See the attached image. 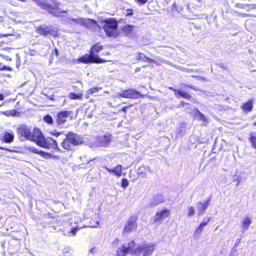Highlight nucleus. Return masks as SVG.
Returning a JSON list of instances; mask_svg holds the SVG:
<instances>
[{
    "label": "nucleus",
    "mask_w": 256,
    "mask_h": 256,
    "mask_svg": "<svg viewBox=\"0 0 256 256\" xmlns=\"http://www.w3.org/2000/svg\"><path fill=\"white\" fill-rule=\"evenodd\" d=\"M154 246L144 244L142 246L135 248V244L133 240L128 243L124 244L120 246L116 251L118 256H125L128 254L134 256H148L154 250Z\"/></svg>",
    "instance_id": "obj_1"
},
{
    "label": "nucleus",
    "mask_w": 256,
    "mask_h": 256,
    "mask_svg": "<svg viewBox=\"0 0 256 256\" xmlns=\"http://www.w3.org/2000/svg\"><path fill=\"white\" fill-rule=\"evenodd\" d=\"M64 135L65 138L62 142L61 146L66 150H72L74 146L82 143L80 137L77 134L70 132L68 134Z\"/></svg>",
    "instance_id": "obj_2"
},
{
    "label": "nucleus",
    "mask_w": 256,
    "mask_h": 256,
    "mask_svg": "<svg viewBox=\"0 0 256 256\" xmlns=\"http://www.w3.org/2000/svg\"><path fill=\"white\" fill-rule=\"evenodd\" d=\"M106 35L108 37L116 38L119 34L118 29V22L112 20H106L103 26Z\"/></svg>",
    "instance_id": "obj_3"
},
{
    "label": "nucleus",
    "mask_w": 256,
    "mask_h": 256,
    "mask_svg": "<svg viewBox=\"0 0 256 256\" xmlns=\"http://www.w3.org/2000/svg\"><path fill=\"white\" fill-rule=\"evenodd\" d=\"M40 132L39 129L34 128L32 133L31 130L25 126H21L18 129V132L22 136L35 142L38 140V136H40Z\"/></svg>",
    "instance_id": "obj_4"
},
{
    "label": "nucleus",
    "mask_w": 256,
    "mask_h": 256,
    "mask_svg": "<svg viewBox=\"0 0 256 256\" xmlns=\"http://www.w3.org/2000/svg\"><path fill=\"white\" fill-rule=\"evenodd\" d=\"M38 138V140L36 141V143L38 146L48 149L53 148L59 150L56 140L50 137L45 138L42 134L41 132H40V136H39Z\"/></svg>",
    "instance_id": "obj_5"
},
{
    "label": "nucleus",
    "mask_w": 256,
    "mask_h": 256,
    "mask_svg": "<svg viewBox=\"0 0 256 256\" xmlns=\"http://www.w3.org/2000/svg\"><path fill=\"white\" fill-rule=\"evenodd\" d=\"M33 0L42 8L48 10L50 13L52 14L54 16H60V12L58 11L59 4L56 2L55 0H52L53 4H48L46 2V0Z\"/></svg>",
    "instance_id": "obj_6"
},
{
    "label": "nucleus",
    "mask_w": 256,
    "mask_h": 256,
    "mask_svg": "<svg viewBox=\"0 0 256 256\" xmlns=\"http://www.w3.org/2000/svg\"><path fill=\"white\" fill-rule=\"evenodd\" d=\"M37 30L38 34L45 36L51 35L56 36L58 35L57 28L52 26H40L38 28Z\"/></svg>",
    "instance_id": "obj_7"
},
{
    "label": "nucleus",
    "mask_w": 256,
    "mask_h": 256,
    "mask_svg": "<svg viewBox=\"0 0 256 256\" xmlns=\"http://www.w3.org/2000/svg\"><path fill=\"white\" fill-rule=\"evenodd\" d=\"M102 49V46L99 44H96L92 48L90 53L91 54V58L94 62L103 63L106 62L100 58L96 54H95V53L99 52Z\"/></svg>",
    "instance_id": "obj_8"
},
{
    "label": "nucleus",
    "mask_w": 256,
    "mask_h": 256,
    "mask_svg": "<svg viewBox=\"0 0 256 256\" xmlns=\"http://www.w3.org/2000/svg\"><path fill=\"white\" fill-rule=\"evenodd\" d=\"M118 96L125 98H138V97L143 96L144 95L139 92L133 90H126L122 93L118 94Z\"/></svg>",
    "instance_id": "obj_9"
},
{
    "label": "nucleus",
    "mask_w": 256,
    "mask_h": 256,
    "mask_svg": "<svg viewBox=\"0 0 256 256\" xmlns=\"http://www.w3.org/2000/svg\"><path fill=\"white\" fill-rule=\"evenodd\" d=\"M70 111H62L57 115L56 122L58 125L64 124L66 121V118L70 115Z\"/></svg>",
    "instance_id": "obj_10"
},
{
    "label": "nucleus",
    "mask_w": 256,
    "mask_h": 256,
    "mask_svg": "<svg viewBox=\"0 0 256 256\" xmlns=\"http://www.w3.org/2000/svg\"><path fill=\"white\" fill-rule=\"evenodd\" d=\"M70 20L72 21L76 24L80 25H88L90 24L92 26H96V22L92 20H84L81 18H72L70 19Z\"/></svg>",
    "instance_id": "obj_11"
},
{
    "label": "nucleus",
    "mask_w": 256,
    "mask_h": 256,
    "mask_svg": "<svg viewBox=\"0 0 256 256\" xmlns=\"http://www.w3.org/2000/svg\"><path fill=\"white\" fill-rule=\"evenodd\" d=\"M112 136L111 134H106L104 136H99L97 138V142L100 146H108L111 142Z\"/></svg>",
    "instance_id": "obj_12"
},
{
    "label": "nucleus",
    "mask_w": 256,
    "mask_h": 256,
    "mask_svg": "<svg viewBox=\"0 0 256 256\" xmlns=\"http://www.w3.org/2000/svg\"><path fill=\"white\" fill-rule=\"evenodd\" d=\"M138 28L132 25H126L122 28V32L126 36H132L133 34L136 33Z\"/></svg>",
    "instance_id": "obj_13"
},
{
    "label": "nucleus",
    "mask_w": 256,
    "mask_h": 256,
    "mask_svg": "<svg viewBox=\"0 0 256 256\" xmlns=\"http://www.w3.org/2000/svg\"><path fill=\"white\" fill-rule=\"evenodd\" d=\"M170 214V210H163L160 213L158 212L156 216V222H162L169 216Z\"/></svg>",
    "instance_id": "obj_14"
},
{
    "label": "nucleus",
    "mask_w": 256,
    "mask_h": 256,
    "mask_svg": "<svg viewBox=\"0 0 256 256\" xmlns=\"http://www.w3.org/2000/svg\"><path fill=\"white\" fill-rule=\"evenodd\" d=\"M208 202H198L196 204L197 210L198 215L202 214L208 206Z\"/></svg>",
    "instance_id": "obj_15"
},
{
    "label": "nucleus",
    "mask_w": 256,
    "mask_h": 256,
    "mask_svg": "<svg viewBox=\"0 0 256 256\" xmlns=\"http://www.w3.org/2000/svg\"><path fill=\"white\" fill-rule=\"evenodd\" d=\"M81 228V227L78 228V226L75 227L70 230L68 228H65L63 230V234L64 235L68 236H74L76 234V232Z\"/></svg>",
    "instance_id": "obj_16"
},
{
    "label": "nucleus",
    "mask_w": 256,
    "mask_h": 256,
    "mask_svg": "<svg viewBox=\"0 0 256 256\" xmlns=\"http://www.w3.org/2000/svg\"><path fill=\"white\" fill-rule=\"evenodd\" d=\"M152 200L150 202V205L152 206H155L159 203H161L164 202V198L160 194H157L154 196Z\"/></svg>",
    "instance_id": "obj_17"
},
{
    "label": "nucleus",
    "mask_w": 256,
    "mask_h": 256,
    "mask_svg": "<svg viewBox=\"0 0 256 256\" xmlns=\"http://www.w3.org/2000/svg\"><path fill=\"white\" fill-rule=\"evenodd\" d=\"M154 62L156 65H160V64L163 63V64H166L170 65L174 68H178V66H176L174 64H173L172 62H170L166 60L165 59L162 58L160 57L158 58H156V61L154 60V62Z\"/></svg>",
    "instance_id": "obj_18"
},
{
    "label": "nucleus",
    "mask_w": 256,
    "mask_h": 256,
    "mask_svg": "<svg viewBox=\"0 0 256 256\" xmlns=\"http://www.w3.org/2000/svg\"><path fill=\"white\" fill-rule=\"evenodd\" d=\"M254 100H250L248 102L244 103L242 106V108L244 111L250 112L252 108V103Z\"/></svg>",
    "instance_id": "obj_19"
},
{
    "label": "nucleus",
    "mask_w": 256,
    "mask_h": 256,
    "mask_svg": "<svg viewBox=\"0 0 256 256\" xmlns=\"http://www.w3.org/2000/svg\"><path fill=\"white\" fill-rule=\"evenodd\" d=\"M195 114L196 116L200 120L204 122H208V118L203 114H202L198 109L196 110Z\"/></svg>",
    "instance_id": "obj_20"
},
{
    "label": "nucleus",
    "mask_w": 256,
    "mask_h": 256,
    "mask_svg": "<svg viewBox=\"0 0 256 256\" xmlns=\"http://www.w3.org/2000/svg\"><path fill=\"white\" fill-rule=\"evenodd\" d=\"M14 136L12 133L6 132L3 136V140L4 142L7 143H10L14 140Z\"/></svg>",
    "instance_id": "obj_21"
},
{
    "label": "nucleus",
    "mask_w": 256,
    "mask_h": 256,
    "mask_svg": "<svg viewBox=\"0 0 256 256\" xmlns=\"http://www.w3.org/2000/svg\"><path fill=\"white\" fill-rule=\"evenodd\" d=\"M136 59L139 60H142L143 62H154V60L152 58H148L144 54L139 52L138 54V55L136 56Z\"/></svg>",
    "instance_id": "obj_22"
},
{
    "label": "nucleus",
    "mask_w": 256,
    "mask_h": 256,
    "mask_svg": "<svg viewBox=\"0 0 256 256\" xmlns=\"http://www.w3.org/2000/svg\"><path fill=\"white\" fill-rule=\"evenodd\" d=\"M176 95L178 98V96H181L182 98L186 99H190L192 96H191L186 92H184L182 90H176Z\"/></svg>",
    "instance_id": "obj_23"
},
{
    "label": "nucleus",
    "mask_w": 256,
    "mask_h": 256,
    "mask_svg": "<svg viewBox=\"0 0 256 256\" xmlns=\"http://www.w3.org/2000/svg\"><path fill=\"white\" fill-rule=\"evenodd\" d=\"M78 62H83V63H85V64H87L89 62H93V60L91 58V54L90 53V56L86 55V56H84L79 58Z\"/></svg>",
    "instance_id": "obj_24"
},
{
    "label": "nucleus",
    "mask_w": 256,
    "mask_h": 256,
    "mask_svg": "<svg viewBox=\"0 0 256 256\" xmlns=\"http://www.w3.org/2000/svg\"><path fill=\"white\" fill-rule=\"evenodd\" d=\"M3 114L6 116H20V113L14 110L4 112Z\"/></svg>",
    "instance_id": "obj_25"
},
{
    "label": "nucleus",
    "mask_w": 256,
    "mask_h": 256,
    "mask_svg": "<svg viewBox=\"0 0 256 256\" xmlns=\"http://www.w3.org/2000/svg\"><path fill=\"white\" fill-rule=\"evenodd\" d=\"M122 166L120 164L118 165L114 169H112V172H114L116 176L120 177L122 173Z\"/></svg>",
    "instance_id": "obj_26"
},
{
    "label": "nucleus",
    "mask_w": 256,
    "mask_h": 256,
    "mask_svg": "<svg viewBox=\"0 0 256 256\" xmlns=\"http://www.w3.org/2000/svg\"><path fill=\"white\" fill-rule=\"evenodd\" d=\"M136 228L135 225H126L123 230V234H126L127 233L134 231Z\"/></svg>",
    "instance_id": "obj_27"
},
{
    "label": "nucleus",
    "mask_w": 256,
    "mask_h": 256,
    "mask_svg": "<svg viewBox=\"0 0 256 256\" xmlns=\"http://www.w3.org/2000/svg\"><path fill=\"white\" fill-rule=\"evenodd\" d=\"M82 94H76L74 93L70 92L68 94V97L71 100H81L82 98Z\"/></svg>",
    "instance_id": "obj_28"
},
{
    "label": "nucleus",
    "mask_w": 256,
    "mask_h": 256,
    "mask_svg": "<svg viewBox=\"0 0 256 256\" xmlns=\"http://www.w3.org/2000/svg\"><path fill=\"white\" fill-rule=\"evenodd\" d=\"M176 68L178 70H182L184 72H187V73H190V72H198V70H194V69H190V68H182V67H180L179 66H178V68Z\"/></svg>",
    "instance_id": "obj_29"
},
{
    "label": "nucleus",
    "mask_w": 256,
    "mask_h": 256,
    "mask_svg": "<svg viewBox=\"0 0 256 256\" xmlns=\"http://www.w3.org/2000/svg\"><path fill=\"white\" fill-rule=\"evenodd\" d=\"M30 150L35 154H40L43 157H45L46 156L48 155V154L46 152H43L42 151H38L36 148L33 147L30 148Z\"/></svg>",
    "instance_id": "obj_30"
},
{
    "label": "nucleus",
    "mask_w": 256,
    "mask_h": 256,
    "mask_svg": "<svg viewBox=\"0 0 256 256\" xmlns=\"http://www.w3.org/2000/svg\"><path fill=\"white\" fill-rule=\"evenodd\" d=\"M249 140L252 147L256 149V136L250 134Z\"/></svg>",
    "instance_id": "obj_31"
},
{
    "label": "nucleus",
    "mask_w": 256,
    "mask_h": 256,
    "mask_svg": "<svg viewBox=\"0 0 256 256\" xmlns=\"http://www.w3.org/2000/svg\"><path fill=\"white\" fill-rule=\"evenodd\" d=\"M44 120L48 124H52L54 121L52 117L50 115H46L44 118Z\"/></svg>",
    "instance_id": "obj_32"
},
{
    "label": "nucleus",
    "mask_w": 256,
    "mask_h": 256,
    "mask_svg": "<svg viewBox=\"0 0 256 256\" xmlns=\"http://www.w3.org/2000/svg\"><path fill=\"white\" fill-rule=\"evenodd\" d=\"M102 88H98V87H94L90 89L88 91V94H93L94 93H96L98 92L99 90H101Z\"/></svg>",
    "instance_id": "obj_33"
},
{
    "label": "nucleus",
    "mask_w": 256,
    "mask_h": 256,
    "mask_svg": "<svg viewBox=\"0 0 256 256\" xmlns=\"http://www.w3.org/2000/svg\"><path fill=\"white\" fill-rule=\"evenodd\" d=\"M194 214V210L192 206H190L188 210V216L189 217L192 216Z\"/></svg>",
    "instance_id": "obj_34"
},
{
    "label": "nucleus",
    "mask_w": 256,
    "mask_h": 256,
    "mask_svg": "<svg viewBox=\"0 0 256 256\" xmlns=\"http://www.w3.org/2000/svg\"><path fill=\"white\" fill-rule=\"evenodd\" d=\"M136 220L137 216L134 215L132 216L130 218L127 224H134L136 222Z\"/></svg>",
    "instance_id": "obj_35"
},
{
    "label": "nucleus",
    "mask_w": 256,
    "mask_h": 256,
    "mask_svg": "<svg viewBox=\"0 0 256 256\" xmlns=\"http://www.w3.org/2000/svg\"><path fill=\"white\" fill-rule=\"evenodd\" d=\"M202 225H200V226L194 232V235L196 236H199L201 234L202 230Z\"/></svg>",
    "instance_id": "obj_36"
},
{
    "label": "nucleus",
    "mask_w": 256,
    "mask_h": 256,
    "mask_svg": "<svg viewBox=\"0 0 256 256\" xmlns=\"http://www.w3.org/2000/svg\"><path fill=\"white\" fill-rule=\"evenodd\" d=\"M129 182L127 179L123 178L122 182V186L126 188L128 186Z\"/></svg>",
    "instance_id": "obj_37"
},
{
    "label": "nucleus",
    "mask_w": 256,
    "mask_h": 256,
    "mask_svg": "<svg viewBox=\"0 0 256 256\" xmlns=\"http://www.w3.org/2000/svg\"><path fill=\"white\" fill-rule=\"evenodd\" d=\"M143 169L144 170H147L150 173H152V171L151 170V168H150V166H142L140 168V169Z\"/></svg>",
    "instance_id": "obj_38"
},
{
    "label": "nucleus",
    "mask_w": 256,
    "mask_h": 256,
    "mask_svg": "<svg viewBox=\"0 0 256 256\" xmlns=\"http://www.w3.org/2000/svg\"><path fill=\"white\" fill-rule=\"evenodd\" d=\"M252 222L251 218L249 217H246L243 221V224H250Z\"/></svg>",
    "instance_id": "obj_39"
},
{
    "label": "nucleus",
    "mask_w": 256,
    "mask_h": 256,
    "mask_svg": "<svg viewBox=\"0 0 256 256\" xmlns=\"http://www.w3.org/2000/svg\"><path fill=\"white\" fill-rule=\"evenodd\" d=\"M249 6V4H236V6L240 8H246V6Z\"/></svg>",
    "instance_id": "obj_40"
},
{
    "label": "nucleus",
    "mask_w": 256,
    "mask_h": 256,
    "mask_svg": "<svg viewBox=\"0 0 256 256\" xmlns=\"http://www.w3.org/2000/svg\"><path fill=\"white\" fill-rule=\"evenodd\" d=\"M51 134L56 136H59L63 134V132H58L56 130H54L51 132Z\"/></svg>",
    "instance_id": "obj_41"
},
{
    "label": "nucleus",
    "mask_w": 256,
    "mask_h": 256,
    "mask_svg": "<svg viewBox=\"0 0 256 256\" xmlns=\"http://www.w3.org/2000/svg\"><path fill=\"white\" fill-rule=\"evenodd\" d=\"M139 4H145L148 0H135Z\"/></svg>",
    "instance_id": "obj_42"
},
{
    "label": "nucleus",
    "mask_w": 256,
    "mask_h": 256,
    "mask_svg": "<svg viewBox=\"0 0 256 256\" xmlns=\"http://www.w3.org/2000/svg\"><path fill=\"white\" fill-rule=\"evenodd\" d=\"M118 242H119L118 239L116 238L115 240H114L113 241V242L112 243V246H114V247L116 246L118 244Z\"/></svg>",
    "instance_id": "obj_43"
},
{
    "label": "nucleus",
    "mask_w": 256,
    "mask_h": 256,
    "mask_svg": "<svg viewBox=\"0 0 256 256\" xmlns=\"http://www.w3.org/2000/svg\"><path fill=\"white\" fill-rule=\"evenodd\" d=\"M0 70H12V68L10 66H4L2 68L0 69Z\"/></svg>",
    "instance_id": "obj_44"
},
{
    "label": "nucleus",
    "mask_w": 256,
    "mask_h": 256,
    "mask_svg": "<svg viewBox=\"0 0 256 256\" xmlns=\"http://www.w3.org/2000/svg\"><path fill=\"white\" fill-rule=\"evenodd\" d=\"M210 220V217L206 218H204V221L201 224H206Z\"/></svg>",
    "instance_id": "obj_45"
},
{
    "label": "nucleus",
    "mask_w": 256,
    "mask_h": 256,
    "mask_svg": "<svg viewBox=\"0 0 256 256\" xmlns=\"http://www.w3.org/2000/svg\"><path fill=\"white\" fill-rule=\"evenodd\" d=\"M126 11V16H132V9H128Z\"/></svg>",
    "instance_id": "obj_46"
},
{
    "label": "nucleus",
    "mask_w": 256,
    "mask_h": 256,
    "mask_svg": "<svg viewBox=\"0 0 256 256\" xmlns=\"http://www.w3.org/2000/svg\"><path fill=\"white\" fill-rule=\"evenodd\" d=\"M183 84L184 86H188V87H189V88H192L193 90H198V89L196 88L195 86H194L192 85L186 86V84Z\"/></svg>",
    "instance_id": "obj_47"
},
{
    "label": "nucleus",
    "mask_w": 256,
    "mask_h": 256,
    "mask_svg": "<svg viewBox=\"0 0 256 256\" xmlns=\"http://www.w3.org/2000/svg\"><path fill=\"white\" fill-rule=\"evenodd\" d=\"M103 168L106 169L109 172H112V169L108 168L106 166H104Z\"/></svg>",
    "instance_id": "obj_48"
},
{
    "label": "nucleus",
    "mask_w": 256,
    "mask_h": 256,
    "mask_svg": "<svg viewBox=\"0 0 256 256\" xmlns=\"http://www.w3.org/2000/svg\"><path fill=\"white\" fill-rule=\"evenodd\" d=\"M192 77H194V78H198L199 79H200V80H204V77H202V76H192Z\"/></svg>",
    "instance_id": "obj_49"
},
{
    "label": "nucleus",
    "mask_w": 256,
    "mask_h": 256,
    "mask_svg": "<svg viewBox=\"0 0 256 256\" xmlns=\"http://www.w3.org/2000/svg\"><path fill=\"white\" fill-rule=\"evenodd\" d=\"M4 100V96L2 94H0V100Z\"/></svg>",
    "instance_id": "obj_50"
},
{
    "label": "nucleus",
    "mask_w": 256,
    "mask_h": 256,
    "mask_svg": "<svg viewBox=\"0 0 256 256\" xmlns=\"http://www.w3.org/2000/svg\"><path fill=\"white\" fill-rule=\"evenodd\" d=\"M126 108L127 107L126 106H125L124 108H122V110L124 112H126Z\"/></svg>",
    "instance_id": "obj_51"
},
{
    "label": "nucleus",
    "mask_w": 256,
    "mask_h": 256,
    "mask_svg": "<svg viewBox=\"0 0 256 256\" xmlns=\"http://www.w3.org/2000/svg\"><path fill=\"white\" fill-rule=\"evenodd\" d=\"M184 104H184V102L183 101L181 102L180 106H181L182 107L184 106Z\"/></svg>",
    "instance_id": "obj_52"
},
{
    "label": "nucleus",
    "mask_w": 256,
    "mask_h": 256,
    "mask_svg": "<svg viewBox=\"0 0 256 256\" xmlns=\"http://www.w3.org/2000/svg\"><path fill=\"white\" fill-rule=\"evenodd\" d=\"M90 252H92V253H94V248H92V249L90 250Z\"/></svg>",
    "instance_id": "obj_53"
},
{
    "label": "nucleus",
    "mask_w": 256,
    "mask_h": 256,
    "mask_svg": "<svg viewBox=\"0 0 256 256\" xmlns=\"http://www.w3.org/2000/svg\"><path fill=\"white\" fill-rule=\"evenodd\" d=\"M0 150H8V151H11L10 150H9L8 149H6V148H4L1 147V146H0Z\"/></svg>",
    "instance_id": "obj_54"
},
{
    "label": "nucleus",
    "mask_w": 256,
    "mask_h": 256,
    "mask_svg": "<svg viewBox=\"0 0 256 256\" xmlns=\"http://www.w3.org/2000/svg\"><path fill=\"white\" fill-rule=\"evenodd\" d=\"M254 126H256V121L254 123Z\"/></svg>",
    "instance_id": "obj_55"
},
{
    "label": "nucleus",
    "mask_w": 256,
    "mask_h": 256,
    "mask_svg": "<svg viewBox=\"0 0 256 256\" xmlns=\"http://www.w3.org/2000/svg\"><path fill=\"white\" fill-rule=\"evenodd\" d=\"M241 15H242V16H246V14H242Z\"/></svg>",
    "instance_id": "obj_56"
},
{
    "label": "nucleus",
    "mask_w": 256,
    "mask_h": 256,
    "mask_svg": "<svg viewBox=\"0 0 256 256\" xmlns=\"http://www.w3.org/2000/svg\"><path fill=\"white\" fill-rule=\"evenodd\" d=\"M106 55H109V54H110V53H109V52H106Z\"/></svg>",
    "instance_id": "obj_57"
},
{
    "label": "nucleus",
    "mask_w": 256,
    "mask_h": 256,
    "mask_svg": "<svg viewBox=\"0 0 256 256\" xmlns=\"http://www.w3.org/2000/svg\"><path fill=\"white\" fill-rule=\"evenodd\" d=\"M56 54H58V50H56Z\"/></svg>",
    "instance_id": "obj_58"
},
{
    "label": "nucleus",
    "mask_w": 256,
    "mask_h": 256,
    "mask_svg": "<svg viewBox=\"0 0 256 256\" xmlns=\"http://www.w3.org/2000/svg\"><path fill=\"white\" fill-rule=\"evenodd\" d=\"M10 36V34H6V35H4L5 36Z\"/></svg>",
    "instance_id": "obj_59"
},
{
    "label": "nucleus",
    "mask_w": 256,
    "mask_h": 256,
    "mask_svg": "<svg viewBox=\"0 0 256 256\" xmlns=\"http://www.w3.org/2000/svg\"><path fill=\"white\" fill-rule=\"evenodd\" d=\"M96 224H99V223H98V222H96Z\"/></svg>",
    "instance_id": "obj_60"
},
{
    "label": "nucleus",
    "mask_w": 256,
    "mask_h": 256,
    "mask_svg": "<svg viewBox=\"0 0 256 256\" xmlns=\"http://www.w3.org/2000/svg\"><path fill=\"white\" fill-rule=\"evenodd\" d=\"M105 93H108V92L106 91V92H105Z\"/></svg>",
    "instance_id": "obj_61"
},
{
    "label": "nucleus",
    "mask_w": 256,
    "mask_h": 256,
    "mask_svg": "<svg viewBox=\"0 0 256 256\" xmlns=\"http://www.w3.org/2000/svg\"><path fill=\"white\" fill-rule=\"evenodd\" d=\"M142 172H139V173H142Z\"/></svg>",
    "instance_id": "obj_62"
}]
</instances>
